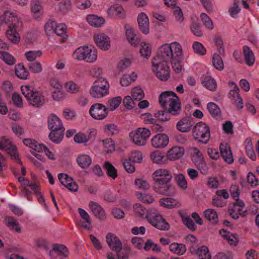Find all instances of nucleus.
<instances>
[{"label":"nucleus","mask_w":259,"mask_h":259,"mask_svg":"<svg viewBox=\"0 0 259 259\" xmlns=\"http://www.w3.org/2000/svg\"><path fill=\"white\" fill-rule=\"evenodd\" d=\"M184 153V148L181 147H174L170 149L167 154L168 158L174 160L181 158Z\"/></svg>","instance_id":"nucleus-28"},{"label":"nucleus","mask_w":259,"mask_h":259,"mask_svg":"<svg viewBox=\"0 0 259 259\" xmlns=\"http://www.w3.org/2000/svg\"><path fill=\"white\" fill-rule=\"evenodd\" d=\"M169 248L170 251L179 255L184 254L186 251V247L185 244L177 242H174L170 244L169 246Z\"/></svg>","instance_id":"nucleus-32"},{"label":"nucleus","mask_w":259,"mask_h":259,"mask_svg":"<svg viewBox=\"0 0 259 259\" xmlns=\"http://www.w3.org/2000/svg\"><path fill=\"white\" fill-rule=\"evenodd\" d=\"M151 135L150 131L146 128H138L135 132H131L130 136L136 145H144Z\"/></svg>","instance_id":"nucleus-9"},{"label":"nucleus","mask_w":259,"mask_h":259,"mask_svg":"<svg viewBox=\"0 0 259 259\" xmlns=\"http://www.w3.org/2000/svg\"><path fill=\"white\" fill-rule=\"evenodd\" d=\"M68 250L63 244H55L53 249L50 251L51 259H68Z\"/></svg>","instance_id":"nucleus-14"},{"label":"nucleus","mask_w":259,"mask_h":259,"mask_svg":"<svg viewBox=\"0 0 259 259\" xmlns=\"http://www.w3.org/2000/svg\"><path fill=\"white\" fill-rule=\"evenodd\" d=\"M245 204L241 200L236 201L229 208V212L231 217L237 220L239 218V215L244 217L246 215V211L244 210Z\"/></svg>","instance_id":"nucleus-12"},{"label":"nucleus","mask_w":259,"mask_h":259,"mask_svg":"<svg viewBox=\"0 0 259 259\" xmlns=\"http://www.w3.org/2000/svg\"><path fill=\"white\" fill-rule=\"evenodd\" d=\"M16 75L20 79H26L28 78L29 73L26 71L24 66L22 64H18L15 67Z\"/></svg>","instance_id":"nucleus-48"},{"label":"nucleus","mask_w":259,"mask_h":259,"mask_svg":"<svg viewBox=\"0 0 259 259\" xmlns=\"http://www.w3.org/2000/svg\"><path fill=\"white\" fill-rule=\"evenodd\" d=\"M152 70L161 81H166L170 77L169 68L166 63L153 61Z\"/></svg>","instance_id":"nucleus-6"},{"label":"nucleus","mask_w":259,"mask_h":259,"mask_svg":"<svg viewBox=\"0 0 259 259\" xmlns=\"http://www.w3.org/2000/svg\"><path fill=\"white\" fill-rule=\"evenodd\" d=\"M166 109H167L168 113L172 115L179 114L181 111V106L179 102V99H178V100L173 101L172 103L170 104Z\"/></svg>","instance_id":"nucleus-43"},{"label":"nucleus","mask_w":259,"mask_h":259,"mask_svg":"<svg viewBox=\"0 0 259 259\" xmlns=\"http://www.w3.org/2000/svg\"><path fill=\"white\" fill-rule=\"evenodd\" d=\"M196 253L199 259H211L208 248L205 246L198 247L196 251Z\"/></svg>","instance_id":"nucleus-46"},{"label":"nucleus","mask_w":259,"mask_h":259,"mask_svg":"<svg viewBox=\"0 0 259 259\" xmlns=\"http://www.w3.org/2000/svg\"><path fill=\"white\" fill-rule=\"evenodd\" d=\"M89 113L92 118L96 120H102L108 115L107 108L100 103L92 105L90 109Z\"/></svg>","instance_id":"nucleus-11"},{"label":"nucleus","mask_w":259,"mask_h":259,"mask_svg":"<svg viewBox=\"0 0 259 259\" xmlns=\"http://www.w3.org/2000/svg\"><path fill=\"white\" fill-rule=\"evenodd\" d=\"M28 67L34 73H40L42 71V66L39 62L32 61L29 62Z\"/></svg>","instance_id":"nucleus-64"},{"label":"nucleus","mask_w":259,"mask_h":259,"mask_svg":"<svg viewBox=\"0 0 259 259\" xmlns=\"http://www.w3.org/2000/svg\"><path fill=\"white\" fill-rule=\"evenodd\" d=\"M125 28L126 29L125 34L128 42L132 46H136L138 44V41L134 30L130 28L129 26H125Z\"/></svg>","instance_id":"nucleus-39"},{"label":"nucleus","mask_w":259,"mask_h":259,"mask_svg":"<svg viewBox=\"0 0 259 259\" xmlns=\"http://www.w3.org/2000/svg\"><path fill=\"white\" fill-rule=\"evenodd\" d=\"M144 249L146 251H149L152 249L153 251L156 252H160V248L157 244H155L150 239H148L145 243Z\"/></svg>","instance_id":"nucleus-61"},{"label":"nucleus","mask_w":259,"mask_h":259,"mask_svg":"<svg viewBox=\"0 0 259 259\" xmlns=\"http://www.w3.org/2000/svg\"><path fill=\"white\" fill-rule=\"evenodd\" d=\"M134 211L139 217L146 216L148 222L152 226L161 230H168L169 225L155 209H150L148 211L141 204L136 203L133 206Z\"/></svg>","instance_id":"nucleus-1"},{"label":"nucleus","mask_w":259,"mask_h":259,"mask_svg":"<svg viewBox=\"0 0 259 259\" xmlns=\"http://www.w3.org/2000/svg\"><path fill=\"white\" fill-rule=\"evenodd\" d=\"M168 137L165 134H158L151 139V144L155 148H163L168 144Z\"/></svg>","instance_id":"nucleus-19"},{"label":"nucleus","mask_w":259,"mask_h":259,"mask_svg":"<svg viewBox=\"0 0 259 259\" xmlns=\"http://www.w3.org/2000/svg\"><path fill=\"white\" fill-rule=\"evenodd\" d=\"M87 20L92 26L95 27H101L105 23V20L101 17L95 15H89L87 17Z\"/></svg>","instance_id":"nucleus-31"},{"label":"nucleus","mask_w":259,"mask_h":259,"mask_svg":"<svg viewBox=\"0 0 259 259\" xmlns=\"http://www.w3.org/2000/svg\"><path fill=\"white\" fill-rule=\"evenodd\" d=\"M221 154L224 160L228 163L231 164L233 162V157L230 146L228 144L221 143L220 146Z\"/></svg>","instance_id":"nucleus-24"},{"label":"nucleus","mask_w":259,"mask_h":259,"mask_svg":"<svg viewBox=\"0 0 259 259\" xmlns=\"http://www.w3.org/2000/svg\"><path fill=\"white\" fill-rule=\"evenodd\" d=\"M220 234L231 245H236L238 243V238L234 234H231L227 230L222 229L220 231Z\"/></svg>","instance_id":"nucleus-33"},{"label":"nucleus","mask_w":259,"mask_h":259,"mask_svg":"<svg viewBox=\"0 0 259 259\" xmlns=\"http://www.w3.org/2000/svg\"><path fill=\"white\" fill-rule=\"evenodd\" d=\"M137 78V74L134 72L130 75H123L121 78L120 84L123 87H127L134 82Z\"/></svg>","instance_id":"nucleus-41"},{"label":"nucleus","mask_w":259,"mask_h":259,"mask_svg":"<svg viewBox=\"0 0 259 259\" xmlns=\"http://www.w3.org/2000/svg\"><path fill=\"white\" fill-rule=\"evenodd\" d=\"M239 89L235 87L234 90H231L229 93V98L235 106L239 109L243 107L242 99L238 94Z\"/></svg>","instance_id":"nucleus-27"},{"label":"nucleus","mask_w":259,"mask_h":259,"mask_svg":"<svg viewBox=\"0 0 259 259\" xmlns=\"http://www.w3.org/2000/svg\"><path fill=\"white\" fill-rule=\"evenodd\" d=\"M67 92L71 94H76L79 92V87L72 81H69L64 84Z\"/></svg>","instance_id":"nucleus-62"},{"label":"nucleus","mask_w":259,"mask_h":259,"mask_svg":"<svg viewBox=\"0 0 259 259\" xmlns=\"http://www.w3.org/2000/svg\"><path fill=\"white\" fill-rule=\"evenodd\" d=\"M136 196L139 200L145 203L151 204L154 201V199L153 197L148 194L137 192Z\"/></svg>","instance_id":"nucleus-56"},{"label":"nucleus","mask_w":259,"mask_h":259,"mask_svg":"<svg viewBox=\"0 0 259 259\" xmlns=\"http://www.w3.org/2000/svg\"><path fill=\"white\" fill-rule=\"evenodd\" d=\"M137 21L140 30L144 34L149 32V22L147 15L143 13H140L138 16Z\"/></svg>","instance_id":"nucleus-23"},{"label":"nucleus","mask_w":259,"mask_h":259,"mask_svg":"<svg viewBox=\"0 0 259 259\" xmlns=\"http://www.w3.org/2000/svg\"><path fill=\"white\" fill-rule=\"evenodd\" d=\"M200 17L203 24L207 29L209 30H212L213 29V23L211 19L208 16L207 14L205 13H201L200 15Z\"/></svg>","instance_id":"nucleus-58"},{"label":"nucleus","mask_w":259,"mask_h":259,"mask_svg":"<svg viewBox=\"0 0 259 259\" xmlns=\"http://www.w3.org/2000/svg\"><path fill=\"white\" fill-rule=\"evenodd\" d=\"M0 149L7 151L12 159L15 160L17 163L21 164L22 162L17 151V148L10 140L4 137H1Z\"/></svg>","instance_id":"nucleus-8"},{"label":"nucleus","mask_w":259,"mask_h":259,"mask_svg":"<svg viewBox=\"0 0 259 259\" xmlns=\"http://www.w3.org/2000/svg\"><path fill=\"white\" fill-rule=\"evenodd\" d=\"M132 97L135 101H139L144 97L143 91L139 87H136L132 90Z\"/></svg>","instance_id":"nucleus-53"},{"label":"nucleus","mask_w":259,"mask_h":259,"mask_svg":"<svg viewBox=\"0 0 259 259\" xmlns=\"http://www.w3.org/2000/svg\"><path fill=\"white\" fill-rule=\"evenodd\" d=\"M192 134L196 140L206 144L210 139V128L205 123L199 122L194 126Z\"/></svg>","instance_id":"nucleus-5"},{"label":"nucleus","mask_w":259,"mask_h":259,"mask_svg":"<svg viewBox=\"0 0 259 259\" xmlns=\"http://www.w3.org/2000/svg\"><path fill=\"white\" fill-rule=\"evenodd\" d=\"M152 178L154 182H158L171 181L172 177L169 170L161 168L153 172Z\"/></svg>","instance_id":"nucleus-13"},{"label":"nucleus","mask_w":259,"mask_h":259,"mask_svg":"<svg viewBox=\"0 0 259 259\" xmlns=\"http://www.w3.org/2000/svg\"><path fill=\"white\" fill-rule=\"evenodd\" d=\"M21 91L29 103L35 107H39L44 103L45 99L42 94L34 90L32 87L28 85L21 87Z\"/></svg>","instance_id":"nucleus-4"},{"label":"nucleus","mask_w":259,"mask_h":259,"mask_svg":"<svg viewBox=\"0 0 259 259\" xmlns=\"http://www.w3.org/2000/svg\"><path fill=\"white\" fill-rule=\"evenodd\" d=\"M48 122L49 129L51 131L64 128L60 119L54 114L48 116Z\"/></svg>","instance_id":"nucleus-26"},{"label":"nucleus","mask_w":259,"mask_h":259,"mask_svg":"<svg viewBox=\"0 0 259 259\" xmlns=\"http://www.w3.org/2000/svg\"><path fill=\"white\" fill-rule=\"evenodd\" d=\"M31 10L36 16L41 15L43 12L42 7L39 0H32L30 3Z\"/></svg>","instance_id":"nucleus-42"},{"label":"nucleus","mask_w":259,"mask_h":259,"mask_svg":"<svg viewBox=\"0 0 259 259\" xmlns=\"http://www.w3.org/2000/svg\"><path fill=\"white\" fill-rule=\"evenodd\" d=\"M212 63L214 67L219 70H222L224 68V62L221 57L214 54L212 57Z\"/></svg>","instance_id":"nucleus-54"},{"label":"nucleus","mask_w":259,"mask_h":259,"mask_svg":"<svg viewBox=\"0 0 259 259\" xmlns=\"http://www.w3.org/2000/svg\"><path fill=\"white\" fill-rule=\"evenodd\" d=\"M140 53L143 57L148 58L151 54V48L149 44L146 42H141L140 48Z\"/></svg>","instance_id":"nucleus-50"},{"label":"nucleus","mask_w":259,"mask_h":259,"mask_svg":"<svg viewBox=\"0 0 259 259\" xmlns=\"http://www.w3.org/2000/svg\"><path fill=\"white\" fill-rule=\"evenodd\" d=\"M0 149L7 151L12 159L15 160L17 163L21 164L22 162L17 151V148L10 140L4 137H1Z\"/></svg>","instance_id":"nucleus-7"},{"label":"nucleus","mask_w":259,"mask_h":259,"mask_svg":"<svg viewBox=\"0 0 259 259\" xmlns=\"http://www.w3.org/2000/svg\"><path fill=\"white\" fill-rule=\"evenodd\" d=\"M207 109L209 113L217 119L221 117V111L219 106L214 103L210 102L207 104Z\"/></svg>","instance_id":"nucleus-36"},{"label":"nucleus","mask_w":259,"mask_h":259,"mask_svg":"<svg viewBox=\"0 0 259 259\" xmlns=\"http://www.w3.org/2000/svg\"><path fill=\"white\" fill-rule=\"evenodd\" d=\"M5 17L7 23H10L9 26H11L15 29H21L23 27V23L17 15L10 11L5 12Z\"/></svg>","instance_id":"nucleus-20"},{"label":"nucleus","mask_w":259,"mask_h":259,"mask_svg":"<svg viewBox=\"0 0 259 259\" xmlns=\"http://www.w3.org/2000/svg\"><path fill=\"white\" fill-rule=\"evenodd\" d=\"M23 143L25 146L32 148L34 151L37 152H39L40 149H41L42 147H44V144H39L37 141L32 139H24L23 140Z\"/></svg>","instance_id":"nucleus-35"},{"label":"nucleus","mask_w":259,"mask_h":259,"mask_svg":"<svg viewBox=\"0 0 259 259\" xmlns=\"http://www.w3.org/2000/svg\"><path fill=\"white\" fill-rule=\"evenodd\" d=\"M193 161L196 167L200 170L203 175L208 173V167L205 163L204 158H193Z\"/></svg>","instance_id":"nucleus-40"},{"label":"nucleus","mask_w":259,"mask_h":259,"mask_svg":"<svg viewBox=\"0 0 259 259\" xmlns=\"http://www.w3.org/2000/svg\"><path fill=\"white\" fill-rule=\"evenodd\" d=\"M64 130L65 128H61L60 130L51 131L49 135V139L56 144L60 143L64 137Z\"/></svg>","instance_id":"nucleus-29"},{"label":"nucleus","mask_w":259,"mask_h":259,"mask_svg":"<svg viewBox=\"0 0 259 259\" xmlns=\"http://www.w3.org/2000/svg\"><path fill=\"white\" fill-rule=\"evenodd\" d=\"M7 36L8 39L14 44L18 43L20 40V36L16 29L9 26V29L7 31Z\"/></svg>","instance_id":"nucleus-34"},{"label":"nucleus","mask_w":259,"mask_h":259,"mask_svg":"<svg viewBox=\"0 0 259 259\" xmlns=\"http://www.w3.org/2000/svg\"><path fill=\"white\" fill-rule=\"evenodd\" d=\"M151 157L154 163H161L163 162L164 153L160 151H155L151 153Z\"/></svg>","instance_id":"nucleus-59"},{"label":"nucleus","mask_w":259,"mask_h":259,"mask_svg":"<svg viewBox=\"0 0 259 259\" xmlns=\"http://www.w3.org/2000/svg\"><path fill=\"white\" fill-rule=\"evenodd\" d=\"M89 51L88 47H82L77 48L73 53V55L74 59L78 60H84L87 62L92 63L94 62L95 58L94 56L87 57Z\"/></svg>","instance_id":"nucleus-18"},{"label":"nucleus","mask_w":259,"mask_h":259,"mask_svg":"<svg viewBox=\"0 0 259 259\" xmlns=\"http://www.w3.org/2000/svg\"><path fill=\"white\" fill-rule=\"evenodd\" d=\"M89 206L94 215L100 220L106 218V213L101 206L97 202L91 201Z\"/></svg>","instance_id":"nucleus-25"},{"label":"nucleus","mask_w":259,"mask_h":259,"mask_svg":"<svg viewBox=\"0 0 259 259\" xmlns=\"http://www.w3.org/2000/svg\"><path fill=\"white\" fill-rule=\"evenodd\" d=\"M176 181L178 185L182 189L185 190L187 188V182L186 178L182 174L177 175L175 177Z\"/></svg>","instance_id":"nucleus-60"},{"label":"nucleus","mask_w":259,"mask_h":259,"mask_svg":"<svg viewBox=\"0 0 259 259\" xmlns=\"http://www.w3.org/2000/svg\"><path fill=\"white\" fill-rule=\"evenodd\" d=\"M109 83L106 78L98 77L89 90L91 96L94 98H102L109 94Z\"/></svg>","instance_id":"nucleus-3"},{"label":"nucleus","mask_w":259,"mask_h":259,"mask_svg":"<svg viewBox=\"0 0 259 259\" xmlns=\"http://www.w3.org/2000/svg\"><path fill=\"white\" fill-rule=\"evenodd\" d=\"M123 9L122 7L118 4L110 7L107 10V13L111 16H117L120 17L123 16Z\"/></svg>","instance_id":"nucleus-49"},{"label":"nucleus","mask_w":259,"mask_h":259,"mask_svg":"<svg viewBox=\"0 0 259 259\" xmlns=\"http://www.w3.org/2000/svg\"><path fill=\"white\" fill-rule=\"evenodd\" d=\"M97 46L101 50L106 51L110 47V39L106 34L99 33L94 36Z\"/></svg>","instance_id":"nucleus-17"},{"label":"nucleus","mask_w":259,"mask_h":259,"mask_svg":"<svg viewBox=\"0 0 259 259\" xmlns=\"http://www.w3.org/2000/svg\"><path fill=\"white\" fill-rule=\"evenodd\" d=\"M178 100V97L177 95L172 91H166L162 93L159 97V102L163 108L167 109L168 106L173 101Z\"/></svg>","instance_id":"nucleus-15"},{"label":"nucleus","mask_w":259,"mask_h":259,"mask_svg":"<svg viewBox=\"0 0 259 259\" xmlns=\"http://www.w3.org/2000/svg\"><path fill=\"white\" fill-rule=\"evenodd\" d=\"M243 54L246 64L249 66H252L254 63V56L251 49L247 46H244Z\"/></svg>","instance_id":"nucleus-30"},{"label":"nucleus","mask_w":259,"mask_h":259,"mask_svg":"<svg viewBox=\"0 0 259 259\" xmlns=\"http://www.w3.org/2000/svg\"><path fill=\"white\" fill-rule=\"evenodd\" d=\"M122 99L120 96H117L109 100L107 104L108 108L112 111L115 110L121 103Z\"/></svg>","instance_id":"nucleus-57"},{"label":"nucleus","mask_w":259,"mask_h":259,"mask_svg":"<svg viewBox=\"0 0 259 259\" xmlns=\"http://www.w3.org/2000/svg\"><path fill=\"white\" fill-rule=\"evenodd\" d=\"M171 181L154 182L153 189L158 194L172 196L174 194Z\"/></svg>","instance_id":"nucleus-10"},{"label":"nucleus","mask_w":259,"mask_h":259,"mask_svg":"<svg viewBox=\"0 0 259 259\" xmlns=\"http://www.w3.org/2000/svg\"><path fill=\"white\" fill-rule=\"evenodd\" d=\"M180 216L182 219L183 223L192 231L196 230V227L192 219L189 216H186L183 213H180Z\"/></svg>","instance_id":"nucleus-51"},{"label":"nucleus","mask_w":259,"mask_h":259,"mask_svg":"<svg viewBox=\"0 0 259 259\" xmlns=\"http://www.w3.org/2000/svg\"><path fill=\"white\" fill-rule=\"evenodd\" d=\"M107 242L110 248L115 252H119L121 250L122 244L119 239L114 234L108 233L106 236Z\"/></svg>","instance_id":"nucleus-21"},{"label":"nucleus","mask_w":259,"mask_h":259,"mask_svg":"<svg viewBox=\"0 0 259 259\" xmlns=\"http://www.w3.org/2000/svg\"><path fill=\"white\" fill-rule=\"evenodd\" d=\"M0 58L9 65H13L16 62L14 57L10 53L5 51H1Z\"/></svg>","instance_id":"nucleus-47"},{"label":"nucleus","mask_w":259,"mask_h":259,"mask_svg":"<svg viewBox=\"0 0 259 259\" xmlns=\"http://www.w3.org/2000/svg\"><path fill=\"white\" fill-rule=\"evenodd\" d=\"M105 151L107 153H111L115 150V144L114 141L110 138L103 140Z\"/></svg>","instance_id":"nucleus-55"},{"label":"nucleus","mask_w":259,"mask_h":259,"mask_svg":"<svg viewBox=\"0 0 259 259\" xmlns=\"http://www.w3.org/2000/svg\"><path fill=\"white\" fill-rule=\"evenodd\" d=\"M183 52L181 45L174 41L162 45L158 49L153 61L167 63L174 58H182Z\"/></svg>","instance_id":"nucleus-2"},{"label":"nucleus","mask_w":259,"mask_h":259,"mask_svg":"<svg viewBox=\"0 0 259 259\" xmlns=\"http://www.w3.org/2000/svg\"><path fill=\"white\" fill-rule=\"evenodd\" d=\"M192 48L194 52L199 55H204L206 53L205 48L203 45L199 42H194L192 46Z\"/></svg>","instance_id":"nucleus-63"},{"label":"nucleus","mask_w":259,"mask_h":259,"mask_svg":"<svg viewBox=\"0 0 259 259\" xmlns=\"http://www.w3.org/2000/svg\"><path fill=\"white\" fill-rule=\"evenodd\" d=\"M58 179L60 183L72 192H76L78 190V185L73 179L67 174L61 173L58 175Z\"/></svg>","instance_id":"nucleus-16"},{"label":"nucleus","mask_w":259,"mask_h":259,"mask_svg":"<svg viewBox=\"0 0 259 259\" xmlns=\"http://www.w3.org/2000/svg\"><path fill=\"white\" fill-rule=\"evenodd\" d=\"M160 205L165 208H172L179 204L178 201L171 198H163L159 200Z\"/></svg>","instance_id":"nucleus-44"},{"label":"nucleus","mask_w":259,"mask_h":259,"mask_svg":"<svg viewBox=\"0 0 259 259\" xmlns=\"http://www.w3.org/2000/svg\"><path fill=\"white\" fill-rule=\"evenodd\" d=\"M76 160L79 166L82 168L89 167L92 162L91 158L86 154L78 156Z\"/></svg>","instance_id":"nucleus-37"},{"label":"nucleus","mask_w":259,"mask_h":259,"mask_svg":"<svg viewBox=\"0 0 259 259\" xmlns=\"http://www.w3.org/2000/svg\"><path fill=\"white\" fill-rule=\"evenodd\" d=\"M203 84L205 88L210 91H213L217 88L215 80L209 76H206L204 77Z\"/></svg>","instance_id":"nucleus-52"},{"label":"nucleus","mask_w":259,"mask_h":259,"mask_svg":"<svg viewBox=\"0 0 259 259\" xmlns=\"http://www.w3.org/2000/svg\"><path fill=\"white\" fill-rule=\"evenodd\" d=\"M194 124V122L191 118L185 117L177 122L176 127L180 132L187 133L192 129Z\"/></svg>","instance_id":"nucleus-22"},{"label":"nucleus","mask_w":259,"mask_h":259,"mask_svg":"<svg viewBox=\"0 0 259 259\" xmlns=\"http://www.w3.org/2000/svg\"><path fill=\"white\" fill-rule=\"evenodd\" d=\"M104 168L106 169L107 175L115 179L117 177V171L114 166L109 161H106L104 163Z\"/></svg>","instance_id":"nucleus-45"},{"label":"nucleus","mask_w":259,"mask_h":259,"mask_svg":"<svg viewBox=\"0 0 259 259\" xmlns=\"http://www.w3.org/2000/svg\"><path fill=\"white\" fill-rule=\"evenodd\" d=\"M206 219L211 223L216 224L218 222V216L217 211L213 209H207L204 211Z\"/></svg>","instance_id":"nucleus-38"}]
</instances>
